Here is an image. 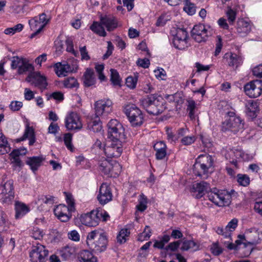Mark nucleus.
Wrapping results in <instances>:
<instances>
[{
  "label": "nucleus",
  "mask_w": 262,
  "mask_h": 262,
  "mask_svg": "<svg viewBox=\"0 0 262 262\" xmlns=\"http://www.w3.org/2000/svg\"><path fill=\"white\" fill-rule=\"evenodd\" d=\"M244 127V124L240 117H231L223 123L222 130L236 133Z\"/></svg>",
  "instance_id": "14"
},
{
  "label": "nucleus",
  "mask_w": 262,
  "mask_h": 262,
  "mask_svg": "<svg viewBox=\"0 0 262 262\" xmlns=\"http://www.w3.org/2000/svg\"><path fill=\"white\" fill-rule=\"evenodd\" d=\"M79 260L80 262H97V258L88 250H83L80 253Z\"/></svg>",
  "instance_id": "35"
},
{
  "label": "nucleus",
  "mask_w": 262,
  "mask_h": 262,
  "mask_svg": "<svg viewBox=\"0 0 262 262\" xmlns=\"http://www.w3.org/2000/svg\"><path fill=\"white\" fill-rule=\"evenodd\" d=\"M195 140L196 138L194 136H185L181 139V142L184 145H189L194 143Z\"/></svg>",
  "instance_id": "53"
},
{
  "label": "nucleus",
  "mask_w": 262,
  "mask_h": 262,
  "mask_svg": "<svg viewBox=\"0 0 262 262\" xmlns=\"http://www.w3.org/2000/svg\"><path fill=\"white\" fill-rule=\"evenodd\" d=\"M107 47L106 53L103 56L104 60L107 59L112 54L114 47L111 41H108L107 42Z\"/></svg>",
  "instance_id": "57"
},
{
  "label": "nucleus",
  "mask_w": 262,
  "mask_h": 262,
  "mask_svg": "<svg viewBox=\"0 0 262 262\" xmlns=\"http://www.w3.org/2000/svg\"><path fill=\"white\" fill-rule=\"evenodd\" d=\"M112 193L110 187L105 183L101 184L99 188L97 199L100 204L104 205L112 200Z\"/></svg>",
  "instance_id": "18"
},
{
  "label": "nucleus",
  "mask_w": 262,
  "mask_h": 262,
  "mask_svg": "<svg viewBox=\"0 0 262 262\" xmlns=\"http://www.w3.org/2000/svg\"><path fill=\"white\" fill-rule=\"evenodd\" d=\"M187 32L185 29L183 28H178L177 29V32L174 36L173 38V44L176 48L180 49L178 43L180 42H185L186 40L188 35Z\"/></svg>",
  "instance_id": "28"
},
{
  "label": "nucleus",
  "mask_w": 262,
  "mask_h": 262,
  "mask_svg": "<svg viewBox=\"0 0 262 262\" xmlns=\"http://www.w3.org/2000/svg\"><path fill=\"white\" fill-rule=\"evenodd\" d=\"M72 211L68 206L63 204L57 205L54 210L55 216L62 222H67L70 220Z\"/></svg>",
  "instance_id": "21"
},
{
  "label": "nucleus",
  "mask_w": 262,
  "mask_h": 262,
  "mask_svg": "<svg viewBox=\"0 0 262 262\" xmlns=\"http://www.w3.org/2000/svg\"><path fill=\"white\" fill-rule=\"evenodd\" d=\"M108 213L102 209H96L90 213L82 215L80 221L82 224L89 227H95L99 224L101 220L106 222L110 219Z\"/></svg>",
  "instance_id": "5"
},
{
  "label": "nucleus",
  "mask_w": 262,
  "mask_h": 262,
  "mask_svg": "<svg viewBox=\"0 0 262 262\" xmlns=\"http://www.w3.org/2000/svg\"><path fill=\"white\" fill-rule=\"evenodd\" d=\"M185 132V130L184 128H181L178 130V135H176L173 134L171 129H167L166 130L167 138L171 142H176L180 137H182L184 135L183 133Z\"/></svg>",
  "instance_id": "39"
},
{
  "label": "nucleus",
  "mask_w": 262,
  "mask_h": 262,
  "mask_svg": "<svg viewBox=\"0 0 262 262\" xmlns=\"http://www.w3.org/2000/svg\"><path fill=\"white\" fill-rule=\"evenodd\" d=\"M111 80L114 85H120L121 79L118 72L115 69H111Z\"/></svg>",
  "instance_id": "46"
},
{
  "label": "nucleus",
  "mask_w": 262,
  "mask_h": 262,
  "mask_svg": "<svg viewBox=\"0 0 262 262\" xmlns=\"http://www.w3.org/2000/svg\"><path fill=\"white\" fill-rule=\"evenodd\" d=\"M72 139V136L70 133H67L64 134L63 139L64 142L67 147L70 150H72L73 147L71 144Z\"/></svg>",
  "instance_id": "54"
},
{
  "label": "nucleus",
  "mask_w": 262,
  "mask_h": 262,
  "mask_svg": "<svg viewBox=\"0 0 262 262\" xmlns=\"http://www.w3.org/2000/svg\"><path fill=\"white\" fill-rule=\"evenodd\" d=\"M102 24L97 21H94L91 26V30L95 33L99 35L100 36L104 37L106 35V33L104 30Z\"/></svg>",
  "instance_id": "36"
},
{
  "label": "nucleus",
  "mask_w": 262,
  "mask_h": 262,
  "mask_svg": "<svg viewBox=\"0 0 262 262\" xmlns=\"http://www.w3.org/2000/svg\"><path fill=\"white\" fill-rule=\"evenodd\" d=\"M66 45L67 46V51L69 52H71L75 57H77L79 55V53L77 51H75L74 50L73 44L72 39L68 38L66 40Z\"/></svg>",
  "instance_id": "50"
},
{
  "label": "nucleus",
  "mask_w": 262,
  "mask_h": 262,
  "mask_svg": "<svg viewBox=\"0 0 262 262\" xmlns=\"http://www.w3.org/2000/svg\"><path fill=\"white\" fill-rule=\"evenodd\" d=\"M48 255V251L40 244L33 246L30 252V259L32 262H45Z\"/></svg>",
  "instance_id": "10"
},
{
  "label": "nucleus",
  "mask_w": 262,
  "mask_h": 262,
  "mask_svg": "<svg viewBox=\"0 0 262 262\" xmlns=\"http://www.w3.org/2000/svg\"><path fill=\"white\" fill-rule=\"evenodd\" d=\"M31 84L38 88L40 90H45L47 86L46 78L39 73H33L26 79Z\"/></svg>",
  "instance_id": "20"
},
{
  "label": "nucleus",
  "mask_w": 262,
  "mask_h": 262,
  "mask_svg": "<svg viewBox=\"0 0 262 262\" xmlns=\"http://www.w3.org/2000/svg\"><path fill=\"white\" fill-rule=\"evenodd\" d=\"M68 237L72 241L78 242L80 240V235L77 230H71L68 234Z\"/></svg>",
  "instance_id": "63"
},
{
  "label": "nucleus",
  "mask_w": 262,
  "mask_h": 262,
  "mask_svg": "<svg viewBox=\"0 0 262 262\" xmlns=\"http://www.w3.org/2000/svg\"><path fill=\"white\" fill-rule=\"evenodd\" d=\"M108 137L113 142H124V129L118 120L112 119L107 124Z\"/></svg>",
  "instance_id": "7"
},
{
  "label": "nucleus",
  "mask_w": 262,
  "mask_h": 262,
  "mask_svg": "<svg viewBox=\"0 0 262 262\" xmlns=\"http://www.w3.org/2000/svg\"><path fill=\"white\" fill-rule=\"evenodd\" d=\"M27 153L26 148L14 149L10 154L11 164L14 170L19 171L23 166V163L19 158L20 156L25 155Z\"/></svg>",
  "instance_id": "19"
},
{
  "label": "nucleus",
  "mask_w": 262,
  "mask_h": 262,
  "mask_svg": "<svg viewBox=\"0 0 262 262\" xmlns=\"http://www.w3.org/2000/svg\"><path fill=\"white\" fill-rule=\"evenodd\" d=\"M33 67L25 59H23L22 63L20 64L19 68L18 69V73L19 74H23L27 71H31L33 70Z\"/></svg>",
  "instance_id": "41"
},
{
  "label": "nucleus",
  "mask_w": 262,
  "mask_h": 262,
  "mask_svg": "<svg viewBox=\"0 0 262 262\" xmlns=\"http://www.w3.org/2000/svg\"><path fill=\"white\" fill-rule=\"evenodd\" d=\"M99 171L104 174H110L114 173L117 174L121 170V165L115 161H108L105 158H102L98 162Z\"/></svg>",
  "instance_id": "9"
},
{
  "label": "nucleus",
  "mask_w": 262,
  "mask_h": 262,
  "mask_svg": "<svg viewBox=\"0 0 262 262\" xmlns=\"http://www.w3.org/2000/svg\"><path fill=\"white\" fill-rule=\"evenodd\" d=\"M199 249V246L192 241H184L181 247V249L182 251L191 250V251H196Z\"/></svg>",
  "instance_id": "38"
},
{
  "label": "nucleus",
  "mask_w": 262,
  "mask_h": 262,
  "mask_svg": "<svg viewBox=\"0 0 262 262\" xmlns=\"http://www.w3.org/2000/svg\"><path fill=\"white\" fill-rule=\"evenodd\" d=\"M15 217L16 219H18L23 217L29 212L30 209L25 204L20 202H16L15 203Z\"/></svg>",
  "instance_id": "27"
},
{
  "label": "nucleus",
  "mask_w": 262,
  "mask_h": 262,
  "mask_svg": "<svg viewBox=\"0 0 262 262\" xmlns=\"http://www.w3.org/2000/svg\"><path fill=\"white\" fill-rule=\"evenodd\" d=\"M257 103L253 100H249L246 104V111L247 114L252 117L256 116L255 113L257 111Z\"/></svg>",
  "instance_id": "37"
},
{
  "label": "nucleus",
  "mask_w": 262,
  "mask_h": 262,
  "mask_svg": "<svg viewBox=\"0 0 262 262\" xmlns=\"http://www.w3.org/2000/svg\"><path fill=\"white\" fill-rule=\"evenodd\" d=\"M236 30L241 35L244 36L250 32L251 26L248 22L244 19H239L237 22Z\"/></svg>",
  "instance_id": "30"
},
{
  "label": "nucleus",
  "mask_w": 262,
  "mask_h": 262,
  "mask_svg": "<svg viewBox=\"0 0 262 262\" xmlns=\"http://www.w3.org/2000/svg\"><path fill=\"white\" fill-rule=\"evenodd\" d=\"M150 236V232L149 230H143V231L140 233L138 236V240L140 242L147 241Z\"/></svg>",
  "instance_id": "60"
},
{
  "label": "nucleus",
  "mask_w": 262,
  "mask_h": 262,
  "mask_svg": "<svg viewBox=\"0 0 262 262\" xmlns=\"http://www.w3.org/2000/svg\"><path fill=\"white\" fill-rule=\"evenodd\" d=\"M59 255L64 260L69 259L76 253V248L71 245H67L59 250Z\"/></svg>",
  "instance_id": "31"
},
{
  "label": "nucleus",
  "mask_w": 262,
  "mask_h": 262,
  "mask_svg": "<svg viewBox=\"0 0 262 262\" xmlns=\"http://www.w3.org/2000/svg\"><path fill=\"white\" fill-rule=\"evenodd\" d=\"M228 21L230 24H232L236 18V12L232 9L229 8L226 12Z\"/></svg>",
  "instance_id": "56"
},
{
  "label": "nucleus",
  "mask_w": 262,
  "mask_h": 262,
  "mask_svg": "<svg viewBox=\"0 0 262 262\" xmlns=\"http://www.w3.org/2000/svg\"><path fill=\"white\" fill-rule=\"evenodd\" d=\"M13 181L9 180L0 185V199L5 203L11 201L14 198Z\"/></svg>",
  "instance_id": "12"
},
{
  "label": "nucleus",
  "mask_w": 262,
  "mask_h": 262,
  "mask_svg": "<svg viewBox=\"0 0 262 262\" xmlns=\"http://www.w3.org/2000/svg\"><path fill=\"white\" fill-rule=\"evenodd\" d=\"M208 199L217 206H228L231 203V195L228 191L214 188L208 192Z\"/></svg>",
  "instance_id": "8"
},
{
  "label": "nucleus",
  "mask_w": 262,
  "mask_h": 262,
  "mask_svg": "<svg viewBox=\"0 0 262 262\" xmlns=\"http://www.w3.org/2000/svg\"><path fill=\"white\" fill-rule=\"evenodd\" d=\"M39 21L38 17H35L34 18L31 19L29 21L31 30L37 31V30L39 28Z\"/></svg>",
  "instance_id": "61"
},
{
  "label": "nucleus",
  "mask_w": 262,
  "mask_h": 262,
  "mask_svg": "<svg viewBox=\"0 0 262 262\" xmlns=\"http://www.w3.org/2000/svg\"><path fill=\"white\" fill-rule=\"evenodd\" d=\"M137 82V78L129 76L126 79V85L130 89H134L136 87Z\"/></svg>",
  "instance_id": "55"
},
{
  "label": "nucleus",
  "mask_w": 262,
  "mask_h": 262,
  "mask_svg": "<svg viewBox=\"0 0 262 262\" xmlns=\"http://www.w3.org/2000/svg\"><path fill=\"white\" fill-rule=\"evenodd\" d=\"M197 104L195 101L191 98L186 99L187 111L191 119H194L195 113L198 110Z\"/></svg>",
  "instance_id": "33"
},
{
  "label": "nucleus",
  "mask_w": 262,
  "mask_h": 262,
  "mask_svg": "<svg viewBox=\"0 0 262 262\" xmlns=\"http://www.w3.org/2000/svg\"><path fill=\"white\" fill-rule=\"evenodd\" d=\"M63 84L67 88H73L78 87V83L76 79L73 77L65 79L63 81Z\"/></svg>",
  "instance_id": "44"
},
{
  "label": "nucleus",
  "mask_w": 262,
  "mask_h": 262,
  "mask_svg": "<svg viewBox=\"0 0 262 262\" xmlns=\"http://www.w3.org/2000/svg\"><path fill=\"white\" fill-rule=\"evenodd\" d=\"M65 125L69 130L78 131L82 127L80 117L76 112H71L65 119Z\"/></svg>",
  "instance_id": "13"
},
{
  "label": "nucleus",
  "mask_w": 262,
  "mask_h": 262,
  "mask_svg": "<svg viewBox=\"0 0 262 262\" xmlns=\"http://www.w3.org/2000/svg\"><path fill=\"white\" fill-rule=\"evenodd\" d=\"M34 135V131L32 127L27 125L23 136L17 139V142H20L33 137Z\"/></svg>",
  "instance_id": "43"
},
{
  "label": "nucleus",
  "mask_w": 262,
  "mask_h": 262,
  "mask_svg": "<svg viewBox=\"0 0 262 262\" xmlns=\"http://www.w3.org/2000/svg\"><path fill=\"white\" fill-rule=\"evenodd\" d=\"M140 102L149 114L158 115L165 109L163 99L156 95H148L140 99Z\"/></svg>",
  "instance_id": "2"
},
{
  "label": "nucleus",
  "mask_w": 262,
  "mask_h": 262,
  "mask_svg": "<svg viewBox=\"0 0 262 262\" xmlns=\"http://www.w3.org/2000/svg\"><path fill=\"white\" fill-rule=\"evenodd\" d=\"M191 36L198 42L205 41L208 36V30L203 24L196 25L191 30Z\"/></svg>",
  "instance_id": "17"
},
{
  "label": "nucleus",
  "mask_w": 262,
  "mask_h": 262,
  "mask_svg": "<svg viewBox=\"0 0 262 262\" xmlns=\"http://www.w3.org/2000/svg\"><path fill=\"white\" fill-rule=\"evenodd\" d=\"M222 61L230 67H237L242 62V58L236 54L228 52L224 55Z\"/></svg>",
  "instance_id": "23"
},
{
  "label": "nucleus",
  "mask_w": 262,
  "mask_h": 262,
  "mask_svg": "<svg viewBox=\"0 0 262 262\" xmlns=\"http://www.w3.org/2000/svg\"><path fill=\"white\" fill-rule=\"evenodd\" d=\"M79 51L81 54L82 60H89L90 59V56L88 54V52L85 46L80 47Z\"/></svg>",
  "instance_id": "64"
},
{
  "label": "nucleus",
  "mask_w": 262,
  "mask_h": 262,
  "mask_svg": "<svg viewBox=\"0 0 262 262\" xmlns=\"http://www.w3.org/2000/svg\"><path fill=\"white\" fill-rule=\"evenodd\" d=\"M87 128L89 130L94 133L100 132L102 129V125L99 117L95 116L94 118L90 120L88 122Z\"/></svg>",
  "instance_id": "32"
},
{
  "label": "nucleus",
  "mask_w": 262,
  "mask_h": 262,
  "mask_svg": "<svg viewBox=\"0 0 262 262\" xmlns=\"http://www.w3.org/2000/svg\"><path fill=\"white\" fill-rule=\"evenodd\" d=\"M10 223L6 221V215L4 212L0 210V226L4 228H11Z\"/></svg>",
  "instance_id": "52"
},
{
  "label": "nucleus",
  "mask_w": 262,
  "mask_h": 262,
  "mask_svg": "<svg viewBox=\"0 0 262 262\" xmlns=\"http://www.w3.org/2000/svg\"><path fill=\"white\" fill-rule=\"evenodd\" d=\"M103 152L108 158L119 157L122 152V142L112 141L110 145L104 147Z\"/></svg>",
  "instance_id": "16"
},
{
  "label": "nucleus",
  "mask_w": 262,
  "mask_h": 262,
  "mask_svg": "<svg viewBox=\"0 0 262 262\" xmlns=\"http://www.w3.org/2000/svg\"><path fill=\"white\" fill-rule=\"evenodd\" d=\"M185 1L186 4L183 8L184 10L189 15H193L196 12L195 7L194 5L189 2L188 0Z\"/></svg>",
  "instance_id": "47"
},
{
  "label": "nucleus",
  "mask_w": 262,
  "mask_h": 262,
  "mask_svg": "<svg viewBox=\"0 0 262 262\" xmlns=\"http://www.w3.org/2000/svg\"><path fill=\"white\" fill-rule=\"evenodd\" d=\"M23 59H24L20 58L18 56L13 57L11 65V68L13 69H16L17 68H19Z\"/></svg>",
  "instance_id": "62"
},
{
  "label": "nucleus",
  "mask_w": 262,
  "mask_h": 262,
  "mask_svg": "<svg viewBox=\"0 0 262 262\" xmlns=\"http://www.w3.org/2000/svg\"><path fill=\"white\" fill-rule=\"evenodd\" d=\"M56 74L59 77L65 76L68 73L73 71L74 68L72 67L68 63L62 64L57 63L54 66Z\"/></svg>",
  "instance_id": "25"
},
{
  "label": "nucleus",
  "mask_w": 262,
  "mask_h": 262,
  "mask_svg": "<svg viewBox=\"0 0 262 262\" xmlns=\"http://www.w3.org/2000/svg\"><path fill=\"white\" fill-rule=\"evenodd\" d=\"M129 234V230H120L117 236V242L120 244L124 243Z\"/></svg>",
  "instance_id": "45"
},
{
  "label": "nucleus",
  "mask_w": 262,
  "mask_h": 262,
  "mask_svg": "<svg viewBox=\"0 0 262 262\" xmlns=\"http://www.w3.org/2000/svg\"><path fill=\"white\" fill-rule=\"evenodd\" d=\"M95 116H106L112 110V102L110 99L99 100L95 103Z\"/></svg>",
  "instance_id": "15"
},
{
  "label": "nucleus",
  "mask_w": 262,
  "mask_h": 262,
  "mask_svg": "<svg viewBox=\"0 0 262 262\" xmlns=\"http://www.w3.org/2000/svg\"><path fill=\"white\" fill-rule=\"evenodd\" d=\"M214 159L209 155H200L193 165V173L202 179H207L212 172Z\"/></svg>",
  "instance_id": "1"
},
{
  "label": "nucleus",
  "mask_w": 262,
  "mask_h": 262,
  "mask_svg": "<svg viewBox=\"0 0 262 262\" xmlns=\"http://www.w3.org/2000/svg\"><path fill=\"white\" fill-rule=\"evenodd\" d=\"M100 21L101 23L106 27L108 31L114 30L118 26L117 19L113 16H101L100 17Z\"/></svg>",
  "instance_id": "24"
},
{
  "label": "nucleus",
  "mask_w": 262,
  "mask_h": 262,
  "mask_svg": "<svg viewBox=\"0 0 262 262\" xmlns=\"http://www.w3.org/2000/svg\"><path fill=\"white\" fill-rule=\"evenodd\" d=\"M96 82L94 71L87 69L83 75V83L86 87L94 86Z\"/></svg>",
  "instance_id": "26"
},
{
  "label": "nucleus",
  "mask_w": 262,
  "mask_h": 262,
  "mask_svg": "<svg viewBox=\"0 0 262 262\" xmlns=\"http://www.w3.org/2000/svg\"><path fill=\"white\" fill-rule=\"evenodd\" d=\"M260 239L259 237L258 240L247 243L244 235H238V239L235 241V244L230 243L228 245L227 248L230 250L237 251L241 257H248L251 253L254 246L259 243V240Z\"/></svg>",
  "instance_id": "3"
},
{
  "label": "nucleus",
  "mask_w": 262,
  "mask_h": 262,
  "mask_svg": "<svg viewBox=\"0 0 262 262\" xmlns=\"http://www.w3.org/2000/svg\"><path fill=\"white\" fill-rule=\"evenodd\" d=\"M11 148L6 137L2 134L0 136V155H4L10 151Z\"/></svg>",
  "instance_id": "40"
},
{
  "label": "nucleus",
  "mask_w": 262,
  "mask_h": 262,
  "mask_svg": "<svg viewBox=\"0 0 262 262\" xmlns=\"http://www.w3.org/2000/svg\"><path fill=\"white\" fill-rule=\"evenodd\" d=\"M39 28L37 30V31L35 32L34 33L32 34L31 37L33 38L35 35L39 33L42 29L45 27V26L48 23L49 21L50 18H47V15L45 13H43L39 15V17H38Z\"/></svg>",
  "instance_id": "34"
},
{
  "label": "nucleus",
  "mask_w": 262,
  "mask_h": 262,
  "mask_svg": "<svg viewBox=\"0 0 262 262\" xmlns=\"http://www.w3.org/2000/svg\"><path fill=\"white\" fill-rule=\"evenodd\" d=\"M238 183L243 186H247L250 183V178L246 174H238L237 176Z\"/></svg>",
  "instance_id": "49"
},
{
  "label": "nucleus",
  "mask_w": 262,
  "mask_h": 262,
  "mask_svg": "<svg viewBox=\"0 0 262 262\" xmlns=\"http://www.w3.org/2000/svg\"><path fill=\"white\" fill-rule=\"evenodd\" d=\"M170 239V236L168 235H164L159 241H157L154 244V247L159 249L163 248L165 244Z\"/></svg>",
  "instance_id": "48"
},
{
  "label": "nucleus",
  "mask_w": 262,
  "mask_h": 262,
  "mask_svg": "<svg viewBox=\"0 0 262 262\" xmlns=\"http://www.w3.org/2000/svg\"><path fill=\"white\" fill-rule=\"evenodd\" d=\"M167 148H162L156 151V158L157 160H163L167 155Z\"/></svg>",
  "instance_id": "59"
},
{
  "label": "nucleus",
  "mask_w": 262,
  "mask_h": 262,
  "mask_svg": "<svg viewBox=\"0 0 262 262\" xmlns=\"http://www.w3.org/2000/svg\"><path fill=\"white\" fill-rule=\"evenodd\" d=\"M211 190L210 185L207 182L202 181L194 184L192 188V192L196 193L194 194L195 197L197 199L202 198L205 193H207L208 197V192Z\"/></svg>",
  "instance_id": "22"
},
{
  "label": "nucleus",
  "mask_w": 262,
  "mask_h": 262,
  "mask_svg": "<svg viewBox=\"0 0 262 262\" xmlns=\"http://www.w3.org/2000/svg\"><path fill=\"white\" fill-rule=\"evenodd\" d=\"M210 250L211 253L215 256L220 255L223 251V248L217 243H213L211 246Z\"/></svg>",
  "instance_id": "51"
},
{
  "label": "nucleus",
  "mask_w": 262,
  "mask_h": 262,
  "mask_svg": "<svg viewBox=\"0 0 262 262\" xmlns=\"http://www.w3.org/2000/svg\"><path fill=\"white\" fill-rule=\"evenodd\" d=\"M147 203L146 197L143 194H141L139 199V204L136 206L138 210L143 212L146 210L147 207Z\"/></svg>",
  "instance_id": "42"
},
{
  "label": "nucleus",
  "mask_w": 262,
  "mask_h": 262,
  "mask_svg": "<svg viewBox=\"0 0 262 262\" xmlns=\"http://www.w3.org/2000/svg\"><path fill=\"white\" fill-rule=\"evenodd\" d=\"M246 94L250 98H256L262 93V81L255 80L246 83L244 87Z\"/></svg>",
  "instance_id": "11"
},
{
  "label": "nucleus",
  "mask_w": 262,
  "mask_h": 262,
  "mask_svg": "<svg viewBox=\"0 0 262 262\" xmlns=\"http://www.w3.org/2000/svg\"><path fill=\"white\" fill-rule=\"evenodd\" d=\"M44 160L42 156L28 157L26 164L29 165L31 169L35 172L40 166L42 162Z\"/></svg>",
  "instance_id": "29"
},
{
  "label": "nucleus",
  "mask_w": 262,
  "mask_h": 262,
  "mask_svg": "<svg viewBox=\"0 0 262 262\" xmlns=\"http://www.w3.org/2000/svg\"><path fill=\"white\" fill-rule=\"evenodd\" d=\"M124 112L132 126H141L144 121L142 111L135 104L129 103L124 107Z\"/></svg>",
  "instance_id": "6"
},
{
  "label": "nucleus",
  "mask_w": 262,
  "mask_h": 262,
  "mask_svg": "<svg viewBox=\"0 0 262 262\" xmlns=\"http://www.w3.org/2000/svg\"><path fill=\"white\" fill-rule=\"evenodd\" d=\"M23 106V103L21 101H13L11 102L9 107L12 111H18Z\"/></svg>",
  "instance_id": "58"
},
{
  "label": "nucleus",
  "mask_w": 262,
  "mask_h": 262,
  "mask_svg": "<svg viewBox=\"0 0 262 262\" xmlns=\"http://www.w3.org/2000/svg\"><path fill=\"white\" fill-rule=\"evenodd\" d=\"M107 239L104 233H100L98 230H92L86 238V244L91 249L95 252H101L106 248Z\"/></svg>",
  "instance_id": "4"
}]
</instances>
